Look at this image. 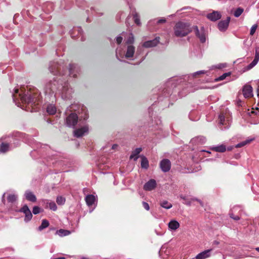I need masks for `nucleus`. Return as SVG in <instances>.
Segmentation results:
<instances>
[{
  "instance_id": "obj_8",
  "label": "nucleus",
  "mask_w": 259,
  "mask_h": 259,
  "mask_svg": "<svg viewBox=\"0 0 259 259\" xmlns=\"http://www.w3.org/2000/svg\"><path fill=\"white\" fill-rule=\"evenodd\" d=\"M178 83V80L176 79H171L168 80L166 83V88L163 90V95L164 97H167L172 93L171 90L176 87Z\"/></svg>"
},
{
  "instance_id": "obj_54",
  "label": "nucleus",
  "mask_w": 259,
  "mask_h": 259,
  "mask_svg": "<svg viewBox=\"0 0 259 259\" xmlns=\"http://www.w3.org/2000/svg\"><path fill=\"white\" fill-rule=\"evenodd\" d=\"M5 195H6V193H4L2 196V201L3 202V203H5V202H6V200L5 199Z\"/></svg>"
},
{
  "instance_id": "obj_46",
  "label": "nucleus",
  "mask_w": 259,
  "mask_h": 259,
  "mask_svg": "<svg viewBox=\"0 0 259 259\" xmlns=\"http://www.w3.org/2000/svg\"><path fill=\"white\" fill-rule=\"evenodd\" d=\"M227 66V63H220L214 66L215 68L217 69H222L225 68Z\"/></svg>"
},
{
  "instance_id": "obj_18",
  "label": "nucleus",
  "mask_w": 259,
  "mask_h": 259,
  "mask_svg": "<svg viewBox=\"0 0 259 259\" xmlns=\"http://www.w3.org/2000/svg\"><path fill=\"white\" fill-rule=\"evenodd\" d=\"M79 70L78 66L74 64H71L69 65V75L73 77H75L77 76V73H78Z\"/></svg>"
},
{
  "instance_id": "obj_60",
  "label": "nucleus",
  "mask_w": 259,
  "mask_h": 259,
  "mask_svg": "<svg viewBox=\"0 0 259 259\" xmlns=\"http://www.w3.org/2000/svg\"><path fill=\"white\" fill-rule=\"evenodd\" d=\"M257 96H259V93H257Z\"/></svg>"
},
{
  "instance_id": "obj_11",
  "label": "nucleus",
  "mask_w": 259,
  "mask_h": 259,
  "mask_svg": "<svg viewBox=\"0 0 259 259\" xmlns=\"http://www.w3.org/2000/svg\"><path fill=\"white\" fill-rule=\"evenodd\" d=\"M20 212H23L25 214L24 221L28 222L30 221L32 217V214L27 205H24L19 210Z\"/></svg>"
},
{
  "instance_id": "obj_59",
  "label": "nucleus",
  "mask_w": 259,
  "mask_h": 259,
  "mask_svg": "<svg viewBox=\"0 0 259 259\" xmlns=\"http://www.w3.org/2000/svg\"><path fill=\"white\" fill-rule=\"evenodd\" d=\"M81 40H83V38H82V36H81Z\"/></svg>"
},
{
  "instance_id": "obj_19",
  "label": "nucleus",
  "mask_w": 259,
  "mask_h": 259,
  "mask_svg": "<svg viewBox=\"0 0 259 259\" xmlns=\"http://www.w3.org/2000/svg\"><path fill=\"white\" fill-rule=\"evenodd\" d=\"M159 37H156L155 39L153 40H150L148 41H145L143 44V47L145 48H151L153 47L156 46L159 43Z\"/></svg>"
},
{
  "instance_id": "obj_24",
  "label": "nucleus",
  "mask_w": 259,
  "mask_h": 259,
  "mask_svg": "<svg viewBox=\"0 0 259 259\" xmlns=\"http://www.w3.org/2000/svg\"><path fill=\"white\" fill-rule=\"evenodd\" d=\"M96 197L93 195H88L85 198L87 204L89 206H92L96 201Z\"/></svg>"
},
{
  "instance_id": "obj_16",
  "label": "nucleus",
  "mask_w": 259,
  "mask_h": 259,
  "mask_svg": "<svg viewBox=\"0 0 259 259\" xmlns=\"http://www.w3.org/2000/svg\"><path fill=\"white\" fill-rule=\"evenodd\" d=\"M259 61V47L255 49V56L253 60L247 66V69H250L255 66Z\"/></svg>"
},
{
  "instance_id": "obj_14",
  "label": "nucleus",
  "mask_w": 259,
  "mask_h": 259,
  "mask_svg": "<svg viewBox=\"0 0 259 259\" xmlns=\"http://www.w3.org/2000/svg\"><path fill=\"white\" fill-rule=\"evenodd\" d=\"M160 167L163 172L169 171L171 167V162L167 159H163L160 161Z\"/></svg>"
},
{
  "instance_id": "obj_3",
  "label": "nucleus",
  "mask_w": 259,
  "mask_h": 259,
  "mask_svg": "<svg viewBox=\"0 0 259 259\" xmlns=\"http://www.w3.org/2000/svg\"><path fill=\"white\" fill-rule=\"evenodd\" d=\"M14 92L12 94L14 101L16 102V100L20 99L23 104H26L28 106L25 109L27 111H32L30 107L38 104V102L41 98L37 90H34L32 92H24L22 89L20 91L19 89L15 88L14 89Z\"/></svg>"
},
{
  "instance_id": "obj_21",
  "label": "nucleus",
  "mask_w": 259,
  "mask_h": 259,
  "mask_svg": "<svg viewBox=\"0 0 259 259\" xmlns=\"http://www.w3.org/2000/svg\"><path fill=\"white\" fill-rule=\"evenodd\" d=\"M195 90V89L192 87L189 84H187V86L184 88L183 91L179 92V96L180 97H182L188 93L194 92Z\"/></svg>"
},
{
  "instance_id": "obj_26",
  "label": "nucleus",
  "mask_w": 259,
  "mask_h": 259,
  "mask_svg": "<svg viewBox=\"0 0 259 259\" xmlns=\"http://www.w3.org/2000/svg\"><path fill=\"white\" fill-rule=\"evenodd\" d=\"M210 149L219 152H224L226 150V147L224 145H220L216 146H212Z\"/></svg>"
},
{
  "instance_id": "obj_35",
  "label": "nucleus",
  "mask_w": 259,
  "mask_h": 259,
  "mask_svg": "<svg viewBox=\"0 0 259 259\" xmlns=\"http://www.w3.org/2000/svg\"><path fill=\"white\" fill-rule=\"evenodd\" d=\"M49 226V222L47 220H42L41 225L38 227V230L39 231H42L44 229L47 228Z\"/></svg>"
},
{
  "instance_id": "obj_29",
  "label": "nucleus",
  "mask_w": 259,
  "mask_h": 259,
  "mask_svg": "<svg viewBox=\"0 0 259 259\" xmlns=\"http://www.w3.org/2000/svg\"><path fill=\"white\" fill-rule=\"evenodd\" d=\"M47 112L50 115H54L57 112V109L55 106L53 104H50L47 108Z\"/></svg>"
},
{
  "instance_id": "obj_48",
  "label": "nucleus",
  "mask_w": 259,
  "mask_h": 259,
  "mask_svg": "<svg viewBox=\"0 0 259 259\" xmlns=\"http://www.w3.org/2000/svg\"><path fill=\"white\" fill-rule=\"evenodd\" d=\"M134 21H135V23H136L137 25L140 24V20L139 18V16H138V15L137 14H135L134 15Z\"/></svg>"
},
{
  "instance_id": "obj_55",
  "label": "nucleus",
  "mask_w": 259,
  "mask_h": 259,
  "mask_svg": "<svg viewBox=\"0 0 259 259\" xmlns=\"http://www.w3.org/2000/svg\"><path fill=\"white\" fill-rule=\"evenodd\" d=\"M118 147V145L117 144H114L112 145V149H115Z\"/></svg>"
},
{
  "instance_id": "obj_2",
  "label": "nucleus",
  "mask_w": 259,
  "mask_h": 259,
  "mask_svg": "<svg viewBox=\"0 0 259 259\" xmlns=\"http://www.w3.org/2000/svg\"><path fill=\"white\" fill-rule=\"evenodd\" d=\"M6 140L0 145V152L5 153L11 149L12 147H15L20 145V141L17 138L23 140L25 142L33 147L34 149L38 148L41 146V144L34 140L31 136L25 133L16 132L13 134V136H8L4 138Z\"/></svg>"
},
{
  "instance_id": "obj_10",
  "label": "nucleus",
  "mask_w": 259,
  "mask_h": 259,
  "mask_svg": "<svg viewBox=\"0 0 259 259\" xmlns=\"http://www.w3.org/2000/svg\"><path fill=\"white\" fill-rule=\"evenodd\" d=\"M206 18L212 22L217 21L222 17V14L220 12L213 10L212 12L207 14Z\"/></svg>"
},
{
  "instance_id": "obj_5",
  "label": "nucleus",
  "mask_w": 259,
  "mask_h": 259,
  "mask_svg": "<svg viewBox=\"0 0 259 259\" xmlns=\"http://www.w3.org/2000/svg\"><path fill=\"white\" fill-rule=\"evenodd\" d=\"M174 30L175 35L177 37L185 36L191 31L189 25L182 22L177 23L174 27Z\"/></svg>"
},
{
  "instance_id": "obj_28",
  "label": "nucleus",
  "mask_w": 259,
  "mask_h": 259,
  "mask_svg": "<svg viewBox=\"0 0 259 259\" xmlns=\"http://www.w3.org/2000/svg\"><path fill=\"white\" fill-rule=\"evenodd\" d=\"M142 151L141 148H137L135 150H134L132 154L130 156V159H133L134 160H137L138 158V155Z\"/></svg>"
},
{
  "instance_id": "obj_53",
  "label": "nucleus",
  "mask_w": 259,
  "mask_h": 259,
  "mask_svg": "<svg viewBox=\"0 0 259 259\" xmlns=\"http://www.w3.org/2000/svg\"><path fill=\"white\" fill-rule=\"evenodd\" d=\"M145 59L144 57H142L139 59V61H138L136 63H135V65H139L143 61V60Z\"/></svg>"
},
{
  "instance_id": "obj_42",
  "label": "nucleus",
  "mask_w": 259,
  "mask_h": 259,
  "mask_svg": "<svg viewBox=\"0 0 259 259\" xmlns=\"http://www.w3.org/2000/svg\"><path fill=\"white\" fill-rule=\"evenodd\" d=\"M156 126L154 127L155 130H160L161 129V120L159 119H156L155 120Z\"/></svg>"
},
{
  "instance_id": "obj_6",
  "label": "nucleus",
  "mask_w": 259,
  "mask_h": 259,
  "mask_svg": "<svg viewBox=\"0 0 259 259\" xmlns=\"http://www.w3.org/2000/svg\"><path fill=\"white\" fill-rule=\"evenodd\" d=\"M74 106L72 105L70 107L69 110L73 109L75 110L73 108ZM69 109H67L68 110ZM68 114V111H66V114ZM68 115H66V117L65 118V124L69 127L74 128L75 125L77 124V123L79 121L78 117L76 113L72 112L71 113H68Z\"/></svg>"
},
{
  "instance_id": "obj_40",
  "label": "nucleus",
  "mask_w": 259,
  "mask_h": 259,
  "mask_svg": "<svg viewBox=\"0 0 259 259\" xmlns=\"http://www.w3.org/2000/svg\"><path fill=\"white\" fill-rule=\"evenodd\" d=\"M56 202L59 205H62L65 202V199L62 196H58L57 198Z\"/></svg>"
},
{
  "instance_id": "obj_37",
  "label": "nucleus",
  "mask_w": 259,
  "mask_h": 259,
  "mask_svg": "<svg viewBox=\"0 0 259 259\" xmlns=\"http://www.w3.org/2000/svg\"><path fill=\"white\" fill-rule=\"evenodd\" d=\"M244 9L242 8H238L234 13V15L235 17H239L243 12Z\"/></svg>"
},
{
  "instance_id": "obj_51",
  "label": "nucleus",
  "mask_w": 259,
  "mask_h": 259,
  "mask_svg": "<svg viewBox=\"0 0 259 259\" xmlns=\"http://www.w3.org/2000/svg\"><path fill=\"white\" fill-rule=\"evenodd\" d=\"M116 42L118 44H120L122 41V37L120 36H118L116 37Z\"/></svg>"
},
{
  "instance_id": "obj_31",
  "label": "nucleus",
  "mask_w": 259,
  "mask_h": 259,
  "mask_svg": "<svg viewBox=\"0 0 259 259\" xmlns=\"http://www.w3.org/2000/svg\"><path fill=\"white\" fill-rule=\"evenodd\" d=\"M160 205L162 207L167 209L171 208L172 206V205L171 203H170L168 201L165 200H161L160 202Z\"/></svg>"
},
{
  "instance_id": "obj_49",
  "label": "nucleus",
  "mask_w": 259,
  "mask_h": 259,
  "mask_svg": "<svg viewBox=\"0 0 259 259\" xmlns=\"http://www.w3.org/2000/svg\"><path fill=\"white\" fill-rule=\"evenodd\" d=\"M143 206L146 210H149L150 209V206L148 203L143 201L142 202Z\"/></svg>"
},
{
  "instance_id": "obj_30",
  "label": "nucleus",
  "mask_w": 259,
  "mask_h": 259,
  "mask_svg": "<svg viewBox=\"0 0 259 259\" xmlns=\"http://www.w3.org/2000/svg\"><path fill=\"white\" fill-rule=\"evenodd\" d=\"M18 198V195L15 193H10L7 196L8 202L11 203H14Z\"/></svg>"
},
{
  "instance_id": "obj_39",
  "label": "nucleus",
  "mask_w": 259,
  "mask_h": 259,
  "mask_svg": "<svg viewBox=\"0 0 259 259\" xmlns=\"http://www.w3.org/2000/svg\"><path fill=\"white\" fill-rule=\"evenodd\" d=\"M180 197L181 199L184 200L183 202L184 204L187 205H191V201L187 198V197L186 196H184L183 195H180Z\"/></svg>"
},
{
  "instance_id": "obj_57",
  "label": "nucleus",
  "mask_w": 259,
  "mask_h": 259,
  "mask_svg": "<svg viewBox=\"0 0 259 259\" xmlns=\"http://www.w3.org/2000/svg\"><path fill=\"white\" fill-rule=\"evenodd\" d=\"M94 208H95V207L93 208H92L91 209H90V210H89L90 213H91L93 211V210H94Z\"/></svg>"
},
{
  "instance_id": "obj_32",
  "label": "nucleus",
  "mask_w": 259,
  "mask_h": 259,
  "mask_svg": "<svg viewBox=\"0 0 259 259\" xmlns=\"http://www.w3.org/2000/svg\"><path fill=\"white\" fill-rule=\"evenodd\" d=\"M205 138L202 136H199L192 139L191 142L193 143L203 144L205 142Z\"/></svg>"
},
{
  "instance_id": "obj_44",
  "label": "nucleus",
  "mask_w": 259,
  "mask_h": 259,
  "mask_svg": "<svg viewBox=\"0 0 259 259\" xmlns=\"http://www.w3.org/2000/svg\"><path fill=\"white\" fill-rule=\"evenodd\" d=\"M257 28V24H254L253 25H252L250 28V35H253L254 34Z\"/></svg>"
},
{
  "instance_id": "obj_25",
  "label": "nucleus",
  "mask_w": 259,
  "mask_h": 259,
  "mask_svg": "<svg viewBox=\"0 0 259 259\" xmlns=\"http://www.w3.org/2000/svg\"><path fill=\"white\" fill-rule=\"evenodd\" d=\"M76 35H81L82 33V29L80 27H75L73 29L72 31L70 32V35L71 37L75 38Z\"/></svg>"
},
{
  "instance_id": "obj_33",
  "label": "nucleus",
  "mask_w": 259,
  "mask_h": 259,
  "mask_svg": "<svg viewBox=\"0 0 259 259\" xmlns=\"http://www.w3.org/2000/svg\"><path fill=\"white\" fill-rule=\"evenodd\" d=\"M254 140V138H248L246 140L242 141L236 145V148H240L245 146L246 145L250 143Z\"/></svg>"
},
{
  "instance_id": "obj_41",
  "label": "nucleus",
  "mask_w": 259,
  "mask_h": 259,
  "mask_svg": "<svg viewBox=\"0 0 259 259\" xmlns=\"http://www.w3.org/2000/svg\"><path fill=\"white\" fill-rule=\"evenodd\" d=\"M230 74H231L230 72H227V73H224L223 74H222V75L219 76L216 80L217 81L223 80L225 79L227 76L230 75Z\"/></svg>"
},
{
  "instance_id": "obj_23",
  "label": "nucleus",
  "mask_w": 259,
  "mask_h": 259,
  "mask_svg": "<svg viewBox=\"0 0 259 259\" xmlns=\"http://www.w3.org/2000/svg\"><path fill=\"white\" fill-rule=\"evenodd\" d=\"M24 196L25 198L29 201L34 202L36 200V198L35 195L29 190L25 191Z\"/></svg>"
},
{
  "instance_id": "obj_58",
  "label": "nucleus",
  "mask_w": 259,
  "mask_h": 259,
  "mask_svg": "<svg viewBox=\"0 0 259 259\" xmlns=\"http://www.w3.org/2000/svg\"><path fill=\"white\" fill-rule=\"evenodd\" d=\"M255 250L259 252V247L255 248Z\"/></svg>"
},
{
  "instance_id": "obj_7",
  "label": "nucleus",
  "mask_w": 259,
  "mask_h": 259,
  "mask_svg": "<svg viewBox=\"0 0 259 259\" xmlns=\"http://www.w3.org/2000/svg\"><path fill=\"white\" fill-rule=\"evenodd\" d=\"M219 124L222 130L228 128L231 124L229 114L227 112L221 113L219 116Z\"/></svg>"
},
{
  "instance_id": "obj_27",
  "label": "nucleus",
  "mask_w": 259,
  "mask_h": 259,
  "mask_svg": "<svg viewBox=\"0 0 259 259\" xmlns=\"http://www.w3.org/2000/svg\"><path fill=\"white\" fill-rule=\"evenodd\" d=\"M81 113H80V111H78V113L79 114V118H83V120H86L88 118V114L87 113V110L85 107L83 106H81Z\"/></svg>"
},
{
  "instance_id": "obj_1",
  "label": "nucleus",
  "mask_w": 259,
  "mask_h": 259,
  "mask_svg": "<svg viewBox=\"0 0 259 259\" xmlns=\"http://www.w3.org/2000/svg\"><path fill=\"white\" fill-rule=\"evenodd\" d=\"M62 60L51 62L49 65V70L54 75L59 74L54 79L53 82L47 83L44 89L45 100L46 102L52 103L56 100V94L58 92L64 100L69 99L73 93L72 89L68 87L66 81V76L64 73V66Z\"/></svg>"
},
{
  "instance_id": "obj_52",
  "label": "nucleus",
  "mask_w": 259,
  "mask_h": 259,
  "mask_svg": "<svg viewBox=\"0 0 259 259\" xmlns=\"http://www.w3.org/2000/svg\"><path fill=\"white\" fill-rule=\"evenodd\" d=\"M230 217L231 218H232L233 219L235 220H239L240 219L239 217L238 216H235L232 213H230Z\"/></svg>"
},
{
  "instance_id": "obj_4",
  "label": "nucleus",
  "mask_w": 259,
  "mask_h": 259,
  "mask_svg": "<svg viewBox=\"0 0 259 259\" xmlns=\"http://www.w3.org/2000/svg\"><path fill=\"white\" fill-rule=\"evenodd\" d=\"M141 51L139 49L137 51H135V48L132 45H128L125 46V50L122 52L120 48H117L116 50V56L117 59L120 61L122 60L120 58H125L130 60H135L139 59Z\"/></svg>"
},
{
  "instance_id": "obj_56",
  "label": "nucleus",
  "mask_w": 259,
  "mask_h": 259,
  "mask_svg": "<svg viewBox=\"0 0 259 259\" xmlns=\"http://www.w3.org/2000/svg\"><path fill=\"white\" fill-rule=\"evenodd\" d=\"M201 152H207L208 153H210V152L208 151H205L204 150H202L201 151Z\"/></svg>"
},
{
  "instance_id": "obj_9",
  "label": "nucleus",
  "mask_w": 259,
  "mask_h": 259,
  "mask_svg": "<svg viewBox=\"0 0 259 259\" xmlns=\"http://www.w3.org/2000/svg\"><path fill=\"white\" fill-rule=\"evenodd\" d=\"M89 127L87 125L76 129L74 131V136L77 138H80L88 133Z\"/></svg>"
},
{
  "instance_id": "obj_34",
  "label": "nucleus",
  "mask_w": 259,
  "mask_h": 259,
  "mask_svg": "<svg viewBox=\"0 0 259 259\" xmlns=\"http://www.w3.org/2000/svg\"><path fill=\"white\" fill-rule=\"evenodd\" d=\"M71 232L66 230L60 229L56 232V234L60 237L66 236L70 234Z\"/></svg>"
},
{
  "instance_id": "obj_50",
  "label": "nucleus",
  "mask_w": 259,
  "mask_h": 259,
  "mask_svg": "<svg viewBox=\"0 0 259 259\" xmlns=\"http://www.w3.org/2000/svg\"><path fill=\"white\" fill-rule=\"evenodd\" d=\"M166 22V19L164 18H161L159 19L157 21V24H161V23H164Z\"/></svg>"
},
{
  "instance_id": "obj_12",
  "label": "nucleus",
  "mask_w": 259,
  "mask_h": 259,
  "mask_svg": "<svg viewBox=\"0 0 259 259\" xmlns=\"http://www.w3.org/2000/svg\"><path fill=\"white\" fill-rule=\"evenodd\" d=\"M195 34L196 36L199 38L200 41L202 43H204L206 41V35L204 32V29L202 28L200 30L198 29L197 26H195L194 27Z\"/></svg>"
},
{
  "instance_id": "obj_15",
  "label": "nucleus",
  "mask_w": 259,
  "mask_h": 259,
  "mask_svg": "<svg viewBox=\"0 0 259 259\" xmlns=\"http://www.w3.org/2000/svg\"><path fill=\"white\" fill-rule=\"evenodd\" d=\"M156 186V181L154 179H151L148 181L144 185L143 188L146 191H152L155 188Z\"/></svg>"
},
{
  "instance_id": "obj_22",
  "label": "nucleus",
  "mask_w": 259,
  "mask_h": 259,
  "mask_svg": "<svg viewBox=\"0 0 259 259\" xmlns=\"http://www.w3.org/2000/svg\"><path fill=\"white\" fill-rule=\"evenodd\" d=\"M168 227L170 231H176L180 227V224L177 221L171 220L168 224Z\"/></svg>"
},
{
  "instance_id": "obj_36",
  "label": "nucleus",
  "mask_w": 259,
  "mask_h": 259,
  "mask_svg": "<svg viewBox=\"0 0 259 259\" xmlns=\"http://www.w3.org/2000/svg\"><path fill=\"white\" fill-rule=\"evenodd\" d=\"M141 165L142 168H147L148 167V166H149L148 161L146 157H143L142 158Z\"/></svg>"
},
{
  "instance_id": "obj_38",
  "label": "nucleus",
  "mask_w": 259,
  "mask_h": 259,
  "mask_svg": "<svg viewBox=\"0 0 259 259\" xmlns=\"http://www.w3.org/2000/svg\"><path fill=\"white\" fill-rule=\"evenodd\" d=\"M47 206L51 210L55 211L57 207L56 203L54 202L50 201L47 203Z\"/></svg>"
},
{
  "instance_id": "obj_13",
  "label": "nucleus",
  "mask_w": 259,
  "mask_h": 259,
  "mask_svg": "<svg viewBox=\"0 0 259 259\" xmlns=\"http://www.w3.org/2000/svg\"><path fill=\"white\" fill-rule=\"evenodd\" d=\"M230 21V17H228L226 20L220 21L218 24V29L221 31H225L228 27Z\"/></svg>"
},
{
  "instance_id": "obj_45",
  "label": "nucleus",
  "mask_w": 259,
  "mask_h": 259,
  "mask_svg": "<svg viewBox=\"0 0 259 259\" xmlns=\"http://www.w3.org/2000/svg\"><path fill=\"white\" fill-rule=\"evenodd\" d=\"M207 72V71H205V70H200V71H196L195 72H194L192 75L193 76V77H196L197 75H201V74H205Z\"/></svg>"
},
{
  "instance_id": "obj_47",
  "label": "nucleus",
  "mask_w": 259,
  "mask_h": 259,
  "mask_svg": "<svg viewBox=\"0 0 259 259\" xmlns=\"http://www.w3.org/2000/svg\"><path fill=\"white\" fill-rule=\"evenodd\" d=\"M32 212L34 214H37L40 212V208L37 206L33 207L32 209Z\"/></svg>"
},
{
  "instance_id": "obj_20",
  "label": "nucleus",
  "mask_w": 259,
  "mask_h": 259,
  "mask_svg": "<svg viewBox=\"0 0 259 259\" xmlns=\"http://www.w3.org/2000/svg\"><path fill=\"white\" fill-rule=\"evenodd\" d=\"M212 249L205 250L199 253H198L196 256V259H205L209 257L210 256V252Z\"/></svg>"
},
{
  "instance_id": "obj_17",
  "label": "nucleus",
  "mask_w": 259,
  "mask_h": 259,
  "mask_svg": "<svg viewBox=\"0 0 259 259\" xmlns=\"http://www.w3.org/2000/svg\"><path fill=\"white\" fill-rule=\"evenodd\" d=\"M243 94L245 98H248L253 96L252 88L250 85H245L243 90Z\"/></svg>"
},
{
  "instance_id": "obj_43",
  "label": "nucleus",
  "mask_w": 259,
  "mask_h": 259,
  "mask_svg": "<svg viewBox=\"0 0 259 259\" xmlns=\"http://www.w3.org/2000/svg\"><path fill=\"white\" fill-rule=\"evenodd\" d=\"M134 40V36L132 34H131V35L129 36L127 40L126 41V46H127L128 45H132L133 43Z\"/></svg>"
}]
</instances>
